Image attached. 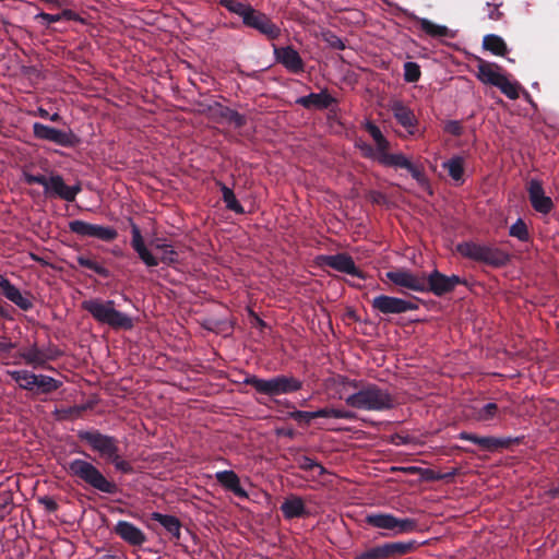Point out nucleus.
<instances>
[{"instance_id": "obj_21", "label": "nucleus", "mask_w": 559, "mask_h": 559, "mask_svg": "<svg viewBox=\"0 0 559 559\" xmlns=\"http://www.w3.org/2000/svg\"><path fill=\"white\" fill-rule=\"evenodd\" d=\"M320 261L323 265L329 266L341 273L360 277L361 274L355 265L352 257L345 253L321 255Z\"/></svg>"}, {"instance_id": "obj_31", "label": "nucleus", "mask_w": 559, "mask_h": 559, "mask_svg": "<svg viewBox=\"0 0 559 559\" xmlns=\"http://www.w3.org/2000/svg\"><path fill=\"white\" fill-rule=\"evenodd\" d=\"M504 75L496 64L480 63L478 66V79L486 84L497 87Z\"/></svg>"}, {"instance_id": "obj_54", "label": "nucleus", "mask_w": 559, "mask_h": 559, "mask_svg": "<svg viewBox=\"0 0 559 559\" xmlns=\"http://www.w3.org/2000/svg\"><path fill=\"white\" fill-rule=\"evenodd\" d=\"M332 416L340 419H353L355 417L353 412L341 408H333Z\"/></svg>"}, {"instance_id": "obj_11", "label": "nucleus", "mask_w": 559, "mask_h": 559, "mask_svg": "<svg viewBox=\"0 0 559 559\" xmlns=\"http://www.w3.org/2000/svg\"><path fill=\"white\" fill-rule=\"evenodd\" d=\"M241 21L245 26L253 28L267 37L269 39H276L281 36V28L265 13L255 10L249 5L245 13L241 15Z\"/></svg>"}, {"instance_id": "obj_20", "label": "nucleus", "mask_w": 559, "mask_h": 559, "mask_svg": "<svg viewBox=\"0 0 559 559\" xmlns=\"http://www.w3.org/2000/svg\"><path fill=\"white\" fill-rule=\"evenodd\" d=\"M19 357L29 367L37 369L44 368L47 362L57 357V353H53L50 348H44L32 344L27 348L19 353Z\"/></svg>"}, {"instance_id": "obj_37", "label": "nucleus", "mask_w": 559, "mask_h": 559, "mask_svg": "<svg viewBox=\"0 0 559 559\" xmlns=\"http://www.w3.org/2000/svg\"><path fill=\"white\" fill-rule=\"evenodd\" d=\"M221 191L223 201L226 204V207L235 213L242 214L245 212L242 205L236 199L234 191L225 185H221Z\"/></svg>"}, {"instance_id": "obj_5", "label": "nucleus", "mask_w": 559, "mask_h": 559, "mask_svg": "<svg viewBox=\"0 0 559 559\" xmlns=\"http://www.w3.org/2000/svg\"><path fill=\"white\" fill-rule=\"evenodd\" d=\"M456 250L463 257L493 267L504 266L510 261V255L502 249L475 241H464L456 246Z\"/></svg>"}, {"instance_id": "obj_60", "label": "nucleus", "mask_w": 559, "mask_h": 559, "mask_svg": "<svg viewBox=\"0 0 559 559\" xmlns=\"http://www.w3.org/2000/svg\"><path fill=\"white\" fill-rule=\"evenodd\" d=\"M99 559H120V557H118L116 555H111V554H106V555L102 556Z\"/></svg>"}, {"instance_id": "obj_25", "label": "nucleus", "mask_w": 559, "mask_h": 559, "mask_svg": "<svg viewBox=\"0 0 559 559\" xmlns=\"http://www.w3.org/2000/svg\"><path fill=\"white\" fill-rule=\"evenodd\" d=\"M390 108L395 120L406 129L409 135H414L418 123L414 111L401 100L393 102Z\"/></svg>"}, {"instance_id": "obj_44", "label": "nucleus", "mask_w": 559, "mask_h": 559, "mask_svg": "<svg viewBox=\"0 0 559 559\" xmlns=\"http://www.w3.org/2000/svg\"><path fill=\"white\" fill-rule=\"evenodd\" d=\"M221 5H223L227 11L234 13L241 17L247 8L250 4L243 3L239 0H219Z\"/></svg>"}, {"instance_id": "obj_16", "label": "nucleus", "mask_w": 559, "mask_h": 559, "mask_svg": "<svg viewBox=\"0 0 559 559\" xmlns=\"http://www.w3.org/2000/svg\"><path fill=\"white\" fill-rule=\"evenodd\" d=\"M527 193L532 207L539 214H549L555 204L550 197L545 193L543 183L537 178H532L527 182Z\"/></svg>"}, {"instance_id": "obj_7", "label": "nucleus", "mask_w": 559, "mask_h": 559, "mask_svg": "<svg viewBox=\"0 0 559 559\" xmlns=\"http://www.w3.org/2000/svg\"><path fill=\"white\" fill-rule=\"evenodd\" d=\"M131 247L138 253L140 260L146 265V267H155L159 263L171 265L177 262L178 253L174 250L173 246H166L160 252V257L157 258L152 251L145 246L139 226L131 223Z\"/></svg>"}, {"instance_id": "obj_26", "label": "nucleus", "mask_w": 559, "mask_h": 559, "mask_svg": "<svg viewBox=\"0 0 559 559\" xmlns=\"http://www.w3.org/2000/svg\"><path fill=\"white\" fill-rule=\"evenodd\" d=\"M336 99L328 92L322 90L319 93H310L305 96H300L296 99V104L302 106L306 109H328L334 104Z\"/></svg>"}, {"instance_id": "obj_14", "label": "nucleus", "mask_w": 559, "mask_h": 559, "mask_svg": "<svg viewBox=\"0 0 559 559\" xmlns=\"http://www.w3.org/2000/svg\"><path fill=\"white\" fill-rule=\"evenodd\" d=\"M69 229L78 236L95 238L103 241H112L118 236L117 229L111 226L91 224L81 219L69 222Z\"/></svg>"}, {"instance_id": "obj_9", "label": "nucleus", "mask_w": 559, "mask_h": 559, "mask_svg": "<svg viewBox=\"0 0 559 559\" xmlns=\"http://www.w3.org/2000/svg\"><path fill=\"white\" fill-rule=\"evenodd\" d=\"M365 523L373 528L385 531L386 533H381L382 536L411 533L417 528L416 520L409 518L400 519L385 512H370L366 514Z\"/></svg>"}, {"instance_id": "obj_59", "label": "nucleus", "mask_w": 559, "mask_h": 559, "mask_svg": "<svg viewBox=\"0 0 559 559\" xmlns=\"http://www.w3.org/2000/svg\"><path fill=\"white\" fill-rule=\"evenodd\" d=\"M522 94H523V97L526 102H528L530 104L534 105L533 100H532V97L530 95V93L525 90H522Z\"/></svg>"}, {"instance_id": "obj_55", "label": "nucleus", "mask_w": 559, "mask_h": 559, "mask_svg": "<svg viewBox=\"0 0 559 559\" xmlns=\"http://www.w3.org/2000/svg\"><path fill=\"white\" fill-rule=\"evenodd\" d=\"M333 408L324 407L317 411H313V418H333L332 416Z\"/></svg>"}, {"instance_id": "obj_22", "label": "nucleus", "mask_w": 559, "mask_h": 559, "mask_svg": "<svg viewBox=\"0 0 559 559\" xmlns=\"http://www.w3.org/2000/svg\"><path fill=\"white\" fill-rule=\"evenodd\" d=\"M457 438L461 440H466L479 445L483 450L486 451H496L498 449L508 448L513 441L511 438H498L492 436H484L479 437L475 433H471L467 431H461L457 435Z\"/></svg>"}, {"instance_id": "obj_39", "label": "nucleus", "mask_w": 559, "mask_h": 559, "mask_svg": "<svg viewBox=\"0 0 559 559\" xmlns=\"http://www.w3.org/2000/svg\"><path fill=\"white\" fill-rule=\"evenodd\" d=\"M298 467L304 471H316L318 476H322L326 473V469L324 466H322L320 463L314 461L313 459L302 455L297 459Z\"/></svg>"}, {"instance_id": "obj_6", "label": "nucleus", "mask_w": 559, "mask_h": 559, "mask_svg": "<svg viewBox=\"0 0 559 559\" xmlns=\"http://www.w3.org/2000/svg\"><path fill=\"white\" fill-rule=\"evenodd\" d=\"M258 393L267 396L290 394L302 388V381L293 376L278 374L269 379L251 376L245 379Z\"/></svg>"}, {"instance_id": "obj_38", "label": "nucleus", "mask_w": 559, "mask_h": 559, "mask_svg": "<svg viewBox=\"0 0 559 559\" xmlns=\"http://www.w3.org/2000/svg\"><path fill=\"white\" fill-rule=\"evenodd\" d=\"M365 128L368 131V133L370 134V136L373 139L378 151L379 152L386 151L389 147V142L382 134L380 128L370 121L366 122Z\"/></svg>"}, {"instance_id": "obj_49", "label": "nucleus", "mask_w": 559, "mask_h": 559, "mask_svg": "<svg viewBox=\"0 0 559 559\" xmlns=\"http://www.w3.org/2000/svg\"><path fill=\"white\" fill-rule=\"evenodd\" d=\"M406 170L418 183H424L426 181L424 173L412 162L409 163V166L406 168Z\"/></svg>"}, {"instance_id": "obj_34", "label": "nucleus", "mask_w": 559, "mask_h": 559, "mask_svg": "<svg viewBox=\"0 0 559 559\" xmlns=\"http://www.w3.org/2000/svg\"><path fill=\"white\" fill-rule=\"evenodd\" d=\"M379 162L384 166L404 169H406L411 163V160L402 153L388 154L385 151L381 152Z\"/></svg>"}, {"instance_id": "obj_33", "label": "nucleus", "mask_w": 559, "mask_h": 559, "mask_svg": "<svg viewBox=\"0 0 559 559\" xmlns=\"http://www.w3.org/2000/svg\"><path fill=\"white\" fill-rule=\"evenodd\" d=\"M483 47L496 56H504L508 47L502 37L496 34H488L483 39Z\"/></svg>"}, {"instance_id": "obj_15", "label": "nucleus", "mask_w": 559, "mask_h": 559, "mask_svg": "<svg viewBox=\"0 0 559 559\" xmlns=\"http://www.w3.org/2000/svg\"><path fill=\"white\" fill-rule=\"evenodd\" d=\"M372 309L382 314H400L418 309L417 304L399 297L379 295L371 301Z\"/></svg>"}, {"instance_id": "obj_45", "label": "nucleus", "mask_w": 559, "mask_h": 559, "mask_svg": "<svg viewBox=\"0 0 559 559\" xmlns=\"http://www.w3.org/2000/svg\"><path fill=\"white\" fill-rule=\"evenodd\" d=\"M222 116L229 121L230 123L235 124V127L240 128L246 123V118L243 115L239 114L236 110L225 108L222 111Z\"/></svg>"}, {"instance_id": "obj_57", "label": "nucleus", "mask_w": 559, "mask_h": 559, "mask_svg": "<svg viewBox=\"0 0 559 559\" xmlns=\"http://www.w3.org/2000/svg\"><path fill=\"white\" fill-rule=\"evenodd\" d=\"M60 16V21L62 20H73L74 19V12L72 10L66 9L61 13H58Z\"/></svg>"}, {"instance_id": "obj_13", "label": "nucleus", "mask_w": 559, "mask_h": 559, "mask_svg": "<svg viewBox=\"0 0 559 559\" xmlns=\"http://www.w3.org/2000/svg\"><path fill=\"white\" fill-rule=\"evenodd\" d=\"M415 545V540L384 543L360 552L355 559H385L397 557L413 550Z\"/></svg>"}, {"instance_id": "obj_23", "label": "nucleus", "mask_w": 559, "mask_h": 559, "mask_svg": "<svg viewBox=\"0 0 559 559\" xmlns=\"http://www.w3.org/2000/svg\"><path fill=\"white\" fill-rule=\"evenodd\" d=\"M114 533L131 546H142L146 542L145 533L133 523L124 520L116 523Z\"/></svg>"}, {"instance_id": "obj_19", "label": "nucleus", "mask_w": 559, "mask_h": 559, "mask_svg": "<svg viewBox=\"0 0 559 559\" xmlns=\"http://www.w3.org/2000/svg\"><path fill=\"white\" fill-rule=\"evenodd\" d=\"M273 53L276 61L281 63L288 72L294 74L304 72V60L293 46H274Z\"/></svg>"}, {"instance_id": "obj_4", "label": "nucleus", "mask_w": 559, "mask_h": 559, "mask_svg": "<svg viewBox=\"0 0 559 559\" xmlns=\"http://www.w3.org/2000/svg\"><path fill=\"white\" fill-rule=\"evenodd\" d=\"M22 179L27 185H40L47 197L60 198L73 202L81 191L79 185L68 186L60 175H51L49 178L41 174L34 175L26 167L22 170Z\"/></svg>"}, {"instance_id": "obj_35", "label": "nucleus", "mask_w": 559, "mask_h": 559, "mask_svg": "<svg viewBox=\"0 0 559 559\" xmlns=\"http://www.w3.org/2000/svg\"><path fill=\"white\" fill-rule=\"evenodd\" d=\"M497 87L510 99L519 98L522 91L520 83L516 81H510L507 75L502 78Z\"/></svg>"}, {"instance_id": "obj_50", "label": "nucleus", "mask_w": 559, "mask_h": 559, "mask_svg": "<svg viewBox=\"0 0 559 559\" xmlns=\"http://www.w3.org/2000/svg\"><path fill=\"white\" fill-rule=\"evenodd\" d=\"M16 347V344L13 343L7 336H0V356L9 354L13 348Z\"/></svg>"}, {"instance_id": "obj_28", "label": "nucleus", "mask_w": 559, "mask_h": 559, "mask_svg": "<svg viewBox=\"0 0 559 559\" xmlns=\"http://www.w3.org/2000/svg\"><path fill=\"white\" fill-rule=\"evenodd\" d=\"M281 511L286 520L305 518L309 514L305 501L297 495H290L281 504Z\"/></svg>"}, {"instance_id": "obj_46", "label": "nucleus", "mask_w": 559, "mask_h": 559, "mask_svg": "<svg viewBox=\"0 0 559 559\" xmlns=\"http://www.w3.org/2000/svg\"><path fill=\"white\" fill-rule=\"evenodd\" d=\"M289 418L297 423L309 424L313 418L312 412L307 411H294L289 413Z\"/></svg>"}, {"instance_id": "obj_47", "label": "nucleus", "mask_w": 559, "mask_h": 559, "mask_svg": "<svg viewBox=\"0 0 559 559\" xmlns=\"http://www.w3.org/2000/svg\"><path fill=\"white\" fill-rule=\"evenodd\" d=\"M35 20H40L45 26H49L52 23L60 22V16L58 13L49 14V13H45V12H38L35 15Z\"/></svg>"}, {"instance_id": "obj_30", "label": "nucleus", "mask_w": 559, "mask_h": 559, "mask_svg": "<svg viewBox=\"0 0 559 559\" xmlns=\"http://www.w3.org/2000/svg\"><path fill=\"white\" fill-rule=\"evenodd\" d=\"M151 518L152 520L158 522L171 535V537L176 539L180 538L181 524L178 518L159 512H153Z\"/></svg>"}, {"instance_id": "obj_62", "label": "nucleus", "mask_w": 559, "mask_h": 559, "mask_svg": "<svg viewBox=\"0 0 559 559\" xmlns=\"http://www.w3.org/2000/svg\"><path fill=\"white\" fill-rule=\"evenodd\" d=\"M48 118H49L50 120H52V121H56V120H58L59 115H58L57 112H55L53 115L49 116Z\"/></svg>"}, {"instance_id": "obj_53", "label": "nucleus", "mask_w": 559, "mask_h": 559, "mask_svg": "<svg viewBox=\"0 0 559 559\" xmlns=\"http://www.w3.org/2000/svg\"><path fill=\"white\" fill-rule=\"evenodd\" d=\"M369 200L374 204H383L386 202L385 195L377 190H372L368 194Z\"/></svg>"}, {"instance_id": "obj_17", "label": "nucleus", "mask_w": 559, "mask_h": 559, "mask_svg": "<svg viewBox=\"0 0 559 559\" xmlns=\"http://www.w3.org/2000/svg\"><path fill=\"white\" fill-rule=\"evenodd\" d=\"M427 292H431L436 296H442L452 292L456 285L463 283V280L457 275L447 276L439 271H432L426 278Z\"/></svg>"}, {"instance_id": "obj_41", "label": "nucleus", "mask_w": 559, "mask_h": 559, "mask_svg": "<svg viewBox=\"0 0 559 559\" xmlns=\"http://www.w3.org/2000/svg\"><path fill=\"white\" fill-rule=\"evenodd\" d=\"M76 261H78L79 265H81L82 267L90 269L100 276L106 277L109 274V271L105 266H103L102 264L97 263L96 261H94L90 258L79 255L76 258Z\"/></svg>"}, {"instance_id": "obj_43", "label": "nucleus", "mask_w": 559, "mask_h": 559, "mask_svg": "<svg viewBox=\"0 0 559 559\" xmlns=\"http://www.w3.org/2000/svg\"><path fill=\"white\" fill-rule=\"evenodd\" d=\"M107 462H110L116 471L122 473V474H131L133 472L132 465L122 459V456L119 454V450L111 456Z\"/></svg>"}, {"instance_id": "obj_64", "label": "nucleus", "mask_w": 559, "mask_h": 559, "mask_svg": "<svg viewBox=\"0 0 559 559\" xmlns=\"http://www.w3.org/2000/svg\"><path fill=\"white\" fill-rule=\"evenodd\" d=\"M532 87H533V88H538V83H537V82H534V83L532 84Z\"/></svg>"}, {"instance_id": "obj_61", "label": "nucleus", "mask_w": 559, "mask_h": 559, "mask_svg": "<svg viewBox=\"0 0 559 559\" xmlns=\"http://www.w3.org/2000/svg\"><path fill=\"white\" fill-rule=\"evenodd\" d=\"M38 114L41 118H48L49 117V114L46 109H43V108H39L38 109Z\"/></svg>"}, {"instance_id": "obj_52", "label": "nucleus", "mask_w": 559, "mask_h": 559, "mask_svg": "<svg viewBox=\"0 0 559 559\" xmlns=\"http://www.w3.org/2000/svg\"><path fill=\"white\" fill-rule=\"evenodd\" d=\"M444 130L453 135H461L462 133V126L456 120H450L445 123Z\"/></svg>"}, {"instance_id": "obj_40", "label": "nucleus", "mask_w": 559, "mask_h": 559, "mask_svg": "<svg viewBox=\"0 0 559 559\" xmlns=\"http://www.w3.org/2000/svg\"><path fill=\"white\" fill-rule=\"evenodd\" d=\"M403 78L405 82L415 83L420 79L421 71L417 62L407 61L403 66Z\"/></svg>"}, {"instance_id": "obj_42", "label": "nucleus", "mask_w": 559, "mask_h": 559, "mask_svg": "<svg viewBox=\"0 0 559 559\" xmlns=\"http://www.w3.org/2000/svg\"><path fill=\"white\" fill-rule=\"evenodd\" d=\"M509 235L520 241H527L530 239L527 226L522 218H518L516 222L511 225Z\"/></svg>"}, {"instance_id": "obj_56", "label": "nucleus", "mask_w": 559, "mask_h": 559, "mask_svg": "<svg viewBox=\"0 0 559 559\" xmlns=\"http://www.w3.org/2000/svg\"><path fill=\"white\" fill-rule=\"evenodd\" d=\"M170 243L167 242L166 239H156L154 242H153V247L156 249V250H159L162 251L164 248H166V246H169Z\"/></svg>"}, {"instance_id": "obj_29", "label": "nucleus", "mask_w": 559, "mask_h": 559, "mask_svg": "<svg viewBox=\"0 0 559 559\" xmlns=\"http://www.w3.org/2000/svg\"><path fill=\"white\" fill-rule=\"evenodd\" d=\"M411 19L417 21L423 32L432 38H453L454 34L445 25L436 24L427 17L417 16L414 13H406Z\"/></svg>"}, {"instance_id": "obj_2", "label": "nucleus", "mask_w": 559, "mask_h": 559, "mask_svg": "<svg viewBox=\"0 0 559 559\" xmlns=\"http://www.w3.org/2000/svg\"><path fill=\"white\" fill-rule=\"evenodd\" d=\"M82 308L87 311L98 323L107 324L112 329L130 330L133 328L132 318L116 309L111 299L91 298L82 302Z\"/></svg>"}, {"instance_id": "obj_63", "label": "nucleus", "mask_w": 559, "mask_h": 559, "mask_svg": "<svg viewBox=\"0 0 559 559\" xmlns=\"http://www.w3.org/2000/svg\"><path fill=\"white\" fill-rule=\"evenodd\" d=\"M8 503H9L8 500H3V501L0 500V509H4L8 506Z\"/></svg>"}, {"instance_id": "obj_27", "label": "nucleus", "mask_w": 559, "mask_h": 559, "mask_svg": "<svg viewBox=\"0 0 559 559\" xmlns=\"http://www.w3.org/2000/svg\"><path fill=\"white\" fill-rule=\"evenodd\" d=\"M218 484L226 490L231 491L236 497L247 499L248 492L241 487L239 476L231 469L218 471L215 473Z\"/></svg>"}, {"instance_id": "obj_8", "label": "nucleus", "mask_w": 559, "mask_h": 559, "mask_svg": "<svg viewBox=\"0 0 559 559\" xmlns=\"http://www.w3.org/2000/svg\"><path fill=\"white\" fill-rule=\"evenodd\" d=\"M8 376L16 382L20 389L35 391L38 394H49L58 390L62 382L47 374H36L29 370H8Z\"/></svg>"}, {"instance_id": "obj_51", "label": "nucleus", "mask_w": 559, "mask_h": 559, "mask_svg": "<svg viewBox=\"0 0 559 559\" xmlns=\"http://www.w3.org/2000/svg\"><path fill=\"white\" fill-rule=\"evenodd\" d=\"M325 40L329 44V46L334 49H337V50L345 49V43L343 41V39L334 34H330L328 37H325Z\"/></svg>"}, {"instance_id": "obj_18", "label": "nucleus", "mask_w": 559, "mask_h": 559, "mask_svg": "<svg viewBox=\"0 0 559 559\" xmlns=\"http://www.w3.org/2000/svg\"><path fill=\"white\" fill-rule=\"evenodd\" d=\"M386 277L396 286H401L417 293L427 292V283L425 276H418L406 270L390 271Z\"/></svg>"}, {"instance_id": "obj_12", "label": "nucleus", "mask_w": 559, "mask_h": 559, "mask_svg": "<svg viewBox=\"0 0 559 559\" xmlns=\"http://www.w3.org/2000/svg\"><path fill=\"white\" fill-rule=\"evenodd\" d=\"M33 133L36 139L52 142L63 147H73L79 142V136L72 130H59L53 127L34 122Z\"/></svg>"}, {"instance_id": "obj_58", "label": "nucleus", "mask_w": 559, "mask_h": 559, "mask_svg": "<svg viewBox=\"0 0 559 559\" xmlns=\"http://www.w3.org/2000/svg\"><path fill=\"white\" fill-rule=\"evenodd\" d=\"M502 13L498 10V7H496L492 11L489 12L488 17L490 20L497 21L501 17Z\"/></svg>"}, {"instance_id": "obj_32", "label": "nucleus", "mask_w": 559, "mask_h": 559, "mask_svg": "<svg viewBox=\"0 0 559 559\" xmlns=\"http://www.w3.org/2000/svg\"><path fill=\"white\" fill-rule=\"evenodd\" d=\"M464 163L465 159L461 155H454L450 159L442 163V167L448 170L449 176L459 183L464 181Z\"/></svg>"}, {"instance_id": "obj_3", "label": "nucleus", "mask_w": 559, "mask_h": 559, "mask_svg": "<svg viewBox=\"0 0 559 559\" xmlns=\"http://www.w3.org/2000/svg\"><path fill=\"white\" fill-rule=\"evenodd\" d=\"M66 469L72 477L99 492L115 495L118 491V486L109 480L92 462L74 459L68 462Z\"/></svg>"}, {"instance_id": "obj_10", "label": "nucleus", "mask_w": 559, "mask_h": 559, "mask_svg": "<svg viewBox=\"0 0 559 559\" xmlns=\"http://www.w3.org/2000/svg\"><path fill=\"white\" fill-rule=\"evenodd\" d=\"M78 437L105 461H108L119 450L118 440L114 436L102 433L95 429L80 430Z\"/></svg>"}, {"instance_id": "obj_24", "label": "nucleus", "mask_w": 559, "mask_h": 559, "mask_svg": "<svg viewBox=\"0 0 559 559\" xmlns=\"http://www.w3.org/2000/svg\"><path fill=\"white\" fill-rule=\"evenodd\" d=\"M0 292L3 296L17 306L20 309L27 311L32 309L33 302L31 298L23 294L15 285L0 273Z\"/></svg>"}, {"instance_id": "obj_1", "label": "nucleus", "mask_w": 559, "mask_h": 559, "mask_svg": "<svg viewBox=\"0 0 559 559\" xmlns=\"http://www.w3.org/2000/svg\"><path fill=\"white\" fill-rule=\"evenodd\" d=\"M346 405L366 412H385L395 406L394 395L376 383H366L345 397Z\"/></svg>"}, {"instance_id": "obj_36", "label": "nucleus", "mask_w": 559, "mask_h": 559, "mask_svg": "<svg viewBox=\"0 0 559 559\" xmlns=\"http://www.w3.org/2000/svg\"><path fill=\"white\" fill-rule=\"evenodd\" d=\"M500 415L499 407L496 403L489 402L475 412V418L478 421H489L495 418H498Z\"/></svg>"}, {"instance_id": "obj_48", "label": "nucleus", "mask_w": 559, "mask_h": 559, "mask_svg": "<svg viewBox=\"0 0 559 559\" xmlns=\"http://www.w3.org/2000/svg\"><path fill=\"white\" fill-rule=\"evenodd\" d=\"M38 503L44 506V508L48 512H55L58 509L57 501L53 498L49 497V496L39 497L38 498Z\"/></svg>"}]
</instances>
